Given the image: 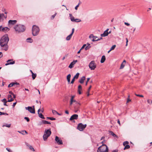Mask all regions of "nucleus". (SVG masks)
I'll return each instance as SVG.
<instances>
[{"label":"nucleus","mask_w":152,"mask_h":152,"mask_svg":"<svg viewBox=\"0 0 152 152\" xmlns=\"http://www.w3.org/2000/svg\"><path fill=\"white\" fill-rule=\"evenodd\" d=\"M9 41V38L7 35L3 36L1 39L0 45L3 48L2 49L7 50L8 49L7 43Z\"/></svg>","instance_id":"obj_1"},{"label":"nucleus","mask_w":152,"mask_h":152,"mask_svg":"<svg viewBox=\"0 0 152 152\" xmlns=\"http://www.w3.org/2000/svg\"><path fill=\"white\" fill-rule=\"evenodd\" d=\"M15 31L18 33L24 32L26 29V27L23 25H16L14 27Z\"/></svg>","instance_id":"obj_2"},{"label":"nucleus","mask_w":152,"mask_h":152,"mask_svg":"<svg viewBox=\"0 0 152 152\" xmlns=\"http://www.w3.org/2000/svg\"><path fill=\"white\" fill-rule=\"evenodd\" d=\"M108 148L107 146L105 144L102 145L99 147L97 151V152H108Z\"/></svg>","instance_id":"obj_3"},{"label":"nucleus","mask_w":152,"mask_h":152,"mask_svg":"<svg viewBox=\"0 0 152 152\" xmlns=\"http://www.w3.org/2000/svg\"><path fill=\"white\" fill-rule=\"evenodd\" d=\"M51 132L50 129H45V130L44 133L43 135V138L44 141H46L48 137L50 136Z\"/></svg>","instance_id":"obj_4"},{"label":"nucleus","mask_w":152,"mask_h":152,"mask_svg":"<svg viewBox=\"0 0 152 152\" xmlns=\"http://www.w3.org/2000/svg\"><path fill=\"white\" fill-rule=\"evenodd\" d=\"M39 27L35 25H33L32 30V34L33 36H36L38 34L39 31Z\"/></svg>","instance_id":"obj_5"},{"label":"nucleus","mask_w":152,"mask_h":152,"mask_svg":"<svg viewBox=\"0 0 152 152\" xmlns=\"http://www.w3.org/2000/svg\"><path fill=\"white\" fill-rule=\"evenodd\" d=\"M89 67L91 70H94L96 67V64L94 61H91L89 64Z\"/></svg>","instance_id":"obj_6"},{"label":"nucleus","mask_w":152,"mask_h":152,"mask_svg":"<svg viewBox=\"0 0 152 152\" xmlns=\"http://www.w3.org/2000/svg\"><path fill=\"white\" fill-rule=\"evenodd\" d=\"M86 125L85 124H83L82 123H80L78 125L77 129L80 131H82L86 127Z\"/></svg>","instance_id":"obj_7"},{"label":"nucleus","mask_w":152,"mask_h":152,"mask_svg":"<svg viewBox=\"0 0 152 152\" xmlns=\"http://www.w3.org/2000/svg\"><path fill=\"white\" fill-rule=\"evenodd\" d=\"M33 108L31 107H26V110H28L31 113L34 114L35 113V111L34 109V106H33Z\"/></svg>","instance_id":"obj_8"},{"label":"nucleus","mask_w":152,"mask_h":152,"mask_svg":"<svg viewBox=\"0 0 152 152\" xmlns=\"http://www.w3.org/2000/svg\"><path fill=\"white\" fill-rule=\"evenodd\" d=\"M89 38L93 42L97 41V37L96 36H94L93 34H91L89 36Z\"/></svg>","instance_id":"obj_9"},{"label":"nucleus","mask_w":152,"mask_h":152,"mask_svg":"<svg viewBox=\"0 0 152 152\" xmlns=\"http://www.w3.org/2000/svg\"><path fill=\"white\" fill-rule=\"evenodd\" d=\"M55 140L58 145H62L63 144V142L62 140L57 136L56 137Z\"/></svg>","instance_id":"obj_10"},{"label":"nucleus","mask_w":152,"mask_h":152,"mask_svg":"<svg viewBox=\"0 0 152 152\" xmlns=\"http://www.w3.org/2000/svg\"><path fill=\"white\" fill-rule=\"evenodd\" d=\"M7 62V63L5 64L6 66L10 64H13L15 63V61H13V59H9Z\"/></svg>","instance_id":"obj_11"},{"label":"nucleus","mask_w":152,"mask_h":152,"mask_svg":"<svg viewBox=\"0 0 152 152\" xmlns=\"http://www.w3.org/2000/svg\"><path fill=\"white\" fill-rule=\"evenodd\" d=\"M109 29L107 28L106 29V30L104 32V33L102 34H101V36L102 37H105L107 36L109 34V33L108 32V31Z\"/></svg>","instance_id":"obj_12"},{"label":"nucleus","mask_w":152,"mask_h":152,"mask_svg":"<svg viewBox=\"0 0 152 152\" xmlns=\"http://www.w3.org/2000/svg\"><path fill=\"white\" fill-rule=\"evenodd\" d=\"M77 62V60H74L70 64V65L69 66V68H70V69H72V68L73 67L74 64Z\"/></svg>","instance_id":"obj_13"},{"label":"nucleus","mask_w":152,"mask_h":152,"mask_svg":"<svg viewBox=\"0 0 152 152\" xmlns=\"http://www.w3.org/2000/svg\"><path fill=\"white\" fill-rule=\"evenodd\" d=\"M78 118V115L77 114H74L71 116L70 118V120L72 121L74 119H77Z\"/></svg>","instance_id":"obj_14"},{"label":"nucleus","mask_w":152,"mask_h":152,"mask_svg":"<svg viewBox=\"0 0 152 152\" xmlns=\"http://www.w3.org/2000/svg\"><path fill=\"white\" fill-rule=\"evenodd\" d=\"M10 30V29L9 28L7 27H5L2 28L1 29V31L4 32H7L9 31Z\"/></svg>","instance_id":"obj_15"},{"label":"nucleus","mask_w":152,"mask_h":152,"mask_svg":"<svg viewBox=\"0 0 152 152\" xmlns=\"http://www.w3.org/2000/svg\"><path fill=\"white\" fill-rule=\"evenodd\" d=\"M17 22L16 20H9L8 22L9 24L14 25Z\"/></svg>","instance_id":"obj_16"},{"label":"nucleus","mask_w":152,"mask_h":152,"mask_svg":"<svg viewBox=\"0 0 152 152\" xmlns=\"http://www.w3.org/2000/svg\"><path fill=\"white\" fill-rule=\"evenodd\" d=\"M85 78H86L85 76H83L79 80V82L80 83H84V80H85Z\"/></svg>","instance_id":"obj_17"},{"label":"nucleus","mask_w":152,"mask_h":152,"mask_svg":"<svg viewBox=\"0 0 152 152\" xmlns=\"http://www.w3.org/2000/svg\"><path fill=\"white\" fill-rule=\"evenodd\" d=\"M105 59L106 58L105 56L104 55L102 56L100 61V62L101 63H104V62L105 61Z\"/></svg>","instance_id":"obj_18"},{"label":"nucleus","mask_w":152,"mask_h":152,"mask_svg":"<svg viewBox=\"0 0 152 152\" xmlns=\"http://www.w3.org/2000/svg\"><path fill=\"white\" fill-rule=\"evenodd\" d=\"M109 132L110 133V134L112 135L114 137H115L116 138H118V136L116 135L112 131H109Z\"/></svg>","instance_id":"obj_19"},{"label":"nucleus","mask_w":152,"mask_h":152,"mask_svg":"<svg viewBox=\"0 0 152 152\" xmlns=\"http://www.w3.org/2000/svg\"><path fill=\"white\" fill-rule=\"evenodd\" d=\"M69 16L70 17L71 21L72 22H74L75 19L74 17L72 16V15L71 14H69Z\"/></svg>","instance_id":"obj_20"},{"label":"nucleus","mask_w":152,"mask_h":152,"mask_svg":"<svg viewBox=\"0 0 152 152\" xmlns=\"http://www.w3.org/2000/svg\"><path fill=\"white\" fill-rule=\"evenodd\" d=\"M71 75L70 74H69L67 76V81L69 83L70 82V78L71 77Z\"/></svg>","instance_id":"obj_21"},{"label":"nucleus","mask_w":152,"mask_h":152,"mask_svg":"<svg viewBox=\"0 0 152 152\" xmlns=\"http://www.w3.org/2000/svg\"><path fill=\"white\" fill-rule=\"evenodd\" d=\"M15 84L17 85V84H19L18 83H11L9 85L8 87H12V86H14Z\"/></svg>","instance_id":"obj_22"},{"label":"nucleus","mask_w":152,"mask_h":152,"mask_svg":"<svg viewBox=\"0 0 152 152\" xmlns=\"http://www.w3.org/2000/svg\"><path fill=\"white\" fill-rule=\"evenodd\" d=\"M72 35L71 34H70L66 38V39L67 40H70L72 36Z\"/></svg>","instance_id":"obj_23"},{"label":"nucleus","mask_w":152,"mask_h":152,"mask_svg":"<svg viewBox=\"0 0 152 152\" xmlns=\"http://www.w3.org/2000/svg\"><path fill=\"white\" fill-rule=\"evenodd\" d=\"M26 40L27 42H28L31 43L33 42V40L31 38H28Z\"/></svg>","instance_id":"obj_24"},{"label":"nucleus","mask_w":152,"mask_h":152,"mask_svg":"<svg viewBox=\"0 0 152 152\" xmlns=\"http://www.w3.org/2000/svg\"><path fill=\"white\" fill-rule=\"evenodd\" d=\"M32 76L33 79L34 80L36 77L37 74H34L33 72H32Z\"/></svg>","instance_id":"obj_25"},{"label":"nucleus","mask_w":152,"mask_h":152,"mask_svg":"<svg viewBox=\"0 0 152 152\" xmlns=\"http://www.w3.org/2000/svg\"><path fill=\"white\" fill-rule=\"evenodd\" d=\"M42 122L44 124H50V122H48L45 120H42Z\"/></svg>","instance_id":"obj_26"},{"label":"nucleus","mask_w":152,"mask_h":152,"mask_svg":"<svg viewBox=\"0 0 152 152\" xmlns=\"http://www.w3.org/2000/svg\"><path fill=\"white\" fill-rule=\"evenodd\" d=\"M52 113L53 114L55 115L56 114H57L58 115H60V114L58 113L56 110H52Z\"/></svg>","instance_id":"obj_27"},{"label":"nucleus","mask_w":152,"mask_h":152,"mask_svg":"<svg viewBox=\"0 0 152 152\" xmlns=\"http://www.w3.org/2000/svg\"><path fill=\"white\" fill-rule=\"evenodd\" d=\"M39 117L42 119H44L45 117L44 116L42 115V114L41 113H39Z\"/></svg>","instance_id":"obj_28"},{"label":"nucleus","mask_w":152,"mask_h":152,"mask_svg":"<svg viewBox=\"0 0 152 152\" xmlns=\"http://www.w3.org/2000/svg\"><path fill=\"white\" fill-rule=\"evenodd\" d=\"M79 73H77L76 75L74 76V78L75 79L76 78V79H77L79 77Z\"/></svg>","instance_id":"obj_29"},{"label":"nucleus","mask_w":152,"mask_h":152,"mask_svg":"<svg viewBox=\"0 0 152 152\" xmlns=\"http://www.w3.org/2000/svg\"><path fill=\"white\" fill-rule=\"evenodd\" d=\"M0 15H1V18H7V15L5 16L4 14H0Z\"/></svg>","instance_id":"obj_30"},{"label":"nucleus","mask_w":152,"mask_h":152,"mask_svg":"<svg viewBox=\"0 0 152 152\" xmlns=\"http://www.w3.org/2000/svg\"><path fill=\"white\" fill-rule=\"evenodd\" d=\"M130 146L129 145H126L124 148V149L125 150L126 149H128L130 148Z\"/></svg>","instance_id":"obj_31"},{"label":"nucleus","mask_w":152,"mask_h":152,"mask_svg":"<svg viewBox=\"0 0 152 152\" xmlns=\"http://www.w3.org/2000/svg\"><path fill=\"white\" fill-rule=\"evenodd\" d=\"M81 21V20L79 19H76L74 20V22H79Z\"/></svg>","instance_id":"obj_32"},{"label":"nucleus","mask_w":152,"mask_h":152,"mask_svg":"<svg viewBox=\"0 0 152 152\" xmlns=\"http://www.w3.org/2000/svg\"><path fill=\"white\" fill-rule=\"evenodd\" d=\"M116 46L115 45H113L110 48V50H113L115 49V48Z\"/></svg>","instance_id":"obj_33"},{"label":"nucleus","mask_w":152,"mask_h":152,"mask_svg":"<svg viewBox=\"0 0 152 152\" xmlns=\"http://www.w3.org/2000/svg\"><path fill=\"white\" fill-rule=\"evenodd\" d=\"M124 66H125V65L123 64V63H122L121 64V66H120V69H123L124 68Z\"/></svg>","instance_id":"obj_34"},{"label":"nucleus","mask_w":152,"mask_h":152,"mask_svg":"<svg viewBox=\"0 0 152 152\" xmlns=\"http://www.w3.org/2000/svg\"><path fill=\"white\" fill-rule=\"evenodd\" d=\"M47 118L51 120H56V118L53 117H47Z\"/></svg>","instance_id":"obj_35"},{"label":"nucleus","mask_w":152,"mask_h":152,"mask_svg":"<svg viewBox=\"0 0 152 152\" xmlns=\"http://www.w3.org/2000/svg\"><path fill=\"white\" fill-rule=\"evenodd\" d=\"M29 148L30 149L31 151H35L34 149L33 148V147L31 146H30L29 147Z\"/></svg>","instance_id":"obj_36"},{"label":"nucleus","mask_w":152,"mask_h":152,"mask_svg":"<svg viewBox=\"0 0 152 152\" xmlns=\"http://www.w3.org/2000/svg\"><path fill=\"white\" fill-rule=\"evenodd\" d=\"M129 144V142L127 141L124 142L123 143L124 146H125L126 144L128 145Z\"/></svg>","instance_id":"obj_37"},{"label":"nucleus","mask_w":152,"mask_h":152,"mask_svg":"<svg viewBox=\"0 0 152 152\" xmlns=\"http://www.w3.org/2000/svg\"><path fill=\"white\" fill-rule=\"evenodd\" d=\"M91 47V46H86V47L85 48V49L86 50H87L88 49H89Z\"/></svg>","instance_id":"obj_38"},{"label":"nucleus","mask_w":152,"mask_h":152,"mask_svg":"<svg viewBox=\"0 0 152 152\" xmlns=\"http://www.w3.org/2000/svg\"><path fill=\"white\" fill-rule=\"evenodd\" d=\"M24 118L26 120L27 122H29L30 121L29 119L27 117H25Z\"/></svg>","instance_id":"obj_39"},{"label":"nucleus","mask_w":152,"mask_h":152,"mask_svg":"<svg viewBox=\"0 0 152 152\" xmlns=\"http://www.w3.org/2000/svg\"><path fill=\"white\" fill-rule=\"evenodd\" d=\"M4 126H6L7 127H10L11 126V124H7L4 125Z\"/></svg>","instance_id":"obj_40"},{"label":"nucleus","mask_w":152,"mask_h":152,"mask_svg":"<svg viewBox=\"0 0 152 152\" xmlns=\"http://www.w3.org/2000/svg\"><path fill=\"white\" fill-rule=\"evenodd\" d=\"M56 14H57L56 13H55V14H54V15H52L51 16V19H53L54 18V17H55V16L56 15Z\"/></svg>","instance_id":"obj_41"},{"label":"nucleus","mask_w":152,"mask_h":152,"mask_svg":"<svg viewBox=\"0 0 152 152\" xmlns=\"http://www.w3.org/2000/svg\"><path fill=\"white\" fill-rule=\"evenodd\" d=\"M13 100H14V99L13 98H11L10 99H8V100L7 102H11L13 101Z\"/></svg>","instance_id":"obj_42"},{"label":"nucleus","mask_w":152,"mask_h":152,"mask_svg":"<svg viewBox=\"0 0 152 152\" xmlns=\"http://www.w3.org/2000/svg\"><path fill=\"white\" fill-rule=\"evenodd\" d=\"M90 79V78H87V81L86 82V86L88 84V81Z\"/></svg>","instance_id":"obj_43"},{"label":"nucleus","mask_w":152,"mask_h":152,"mask_svg":"<svg viewBox=\"0 0 152 152\" xmlns=\"http://www.w3.org/2000/svg\"><path fill=\"white\" fill-rule=\"evenodd\" d=\"M82 86L81 85H79L78 86V90H82Z\"/></svg>","instance_id":"obj_44"},{"label":"nucleus","mask_w":152,"mask_h":152,"mask_svg":"<svg viewBox=\"0 0 152 152\" xmlns=\"http://www.w3.org/2000/svg\"><path fill=\"white\" fill-rule=\"evenodd\" d=\"M135 95L141 97H143V96L142 95H140V94H136Z\"/></svg>","instance_id":"obj_45"},{"label":"nucleus","mask_w":152,"mask_h":152,"mask_svg":"<svg viewBox=\"0 0 152 152\" xmlns=\"http://www.w3.org/2000/svg\"><path fill=\"white\" fill-rule=\"evenodd\" d=\"M6 149L9 152H12V151L10 150V149L6 148Z\"/></svg>","instance_id":"obj_46"},{"label":"nucleus","mask_w":152,"mask_h":152,"mask_svg":"<svg viewBox=\"0 0 152 152\" xmlns=\"http://www.w3.org/2000/svg\"><path fill=\"white\" fill-rule=\"evenodd\" d=\"M75 80V79L73 78L72 80V81L71 82V83L73 84L74 83Z\"/></svg>","instance_id":"obj_47"},{"label":"nucleus","mask_w":152,"mask_h":152,"mask_svg":"<svg viewBox=\"0 0 152 152\" xmlns=\"http://www.w3.org/2000/svg\"><path fill=\"white\" fill-rule=\"evenodd\" d=\"M8 115V114L7 113H4L3 112H2L1 115Z\"/></svg>","instance_id":"obj_48"},{"label":"nucleus","mask_w":152,"mask_h":152,"mask_svg":"<svg viewBox=\"0 0 152 152\" xmlns=\"http://www.w3.org/2000/svg\"><path fill=\"white\" fill-rule=\"evenodd\" d=\"M86 46V44H84L83 46L81 48V50H82L83 48H84Z\"/></svg>","instance_id":"obj_49"},{"label":"nucleus","mask_w":152,"mask_h":152,"mask_svg":"<svg viewBox=\"0 0 152 152\" xmlns=\"http://www.w3.org/2000/svg\"><path fill=\"white\" fill-rule=\"evenodd\" d=\"M124 24L128 26H129L130 25V24L129 23L126 22H125Z\"/></svg>","instance_id":"obj_50"},{"label":"nucleus","mask_w":152,"mask_h":152,"mask_svg":"<svg viewBox=\"0 0 152 152\" xmlns=\"http://www.w3.org/2000/svg\"><path fill=\"white\" fill-rule=\"evenodd\" d=\"M74 30H75V29L74 28H73L72 29V33H71V34L72 35L73 34L74 32Z\"/></svg>","instance_id":"obj_51"},{"label":"nucleus","mask_w":152,"mask_h":152,"mask_svg":"<svg viewBox=\"0 0 152 152\" xmlns=\"http://www.w3.org/2000/svg\"><path fill=\"white\" fill-rule=\"evenodd\" d=\"M75 104L77 105H80V103H79L77 101H76V102H75Z\"/></svg>","instance_id":"obj_52"},{"label":"nucleus","mask_w":152,"mask_h":152,"mask_svg":"<svg viewBox=\"0 0 152 152\" xmlns=\"http://www.w3.org/2000/svg\"><path fill=\"white\" fill-rule=\"evenodd\" d=\"M74 97H75V96H71V100H73Z\"/></svg>","instance_id":"obj_53"},{"label":"nucleus","mask_w":152,"mask_h":152,"mask_svg":"<svg viewBox=\"0 0 152 152\" xmlns=\"http://www.w3.org/2000/svg\"><path fill=\"white\" fill-rule=\"evenodd\" d=\"M7 102V100L5 101L4 102V105L5 106H7V105L6 104V103Z\"/></svg>","instance_id":"obj_54"},{"label":"nucleus","mask_w":152,"mask_h":152,"mask_svg":"<svg viewBox=\"0 0 152 152\" xmlns=\"http://www.w3.org/2000/svg\"><path fill=\"white\" fill-rule=\"evenodd\" d=\"M3 11L4 12V13L5 14H7V12L5 11V9H4L3 10Z\"/></svg>","instance_id":"obj_55"},{"label":"nucleus","mask_w":152,"mask_h":152,"mask_svg":"<svg viewBox=\"0 0 152 152\" xmlns=\"http://www.w3.org/2000/svg\"><path fill=\"white\" fill-rule=\"evenodd\" d=\"M131 100L129 98H128L127 99V103L128 102H129L131 101Z\"/></svg>","instance_id":"obj_56"},{"label":"nucleus","mask_w":152,"mask_h":152,"mask_svg":"<svg viewBox=\"0 0 152 152\" xmlns=\"http://www.w3.org/2000/svg\"><path fill=\"white\" fill-rule=\"evenodd\" d=\"M81 90H78V92L79 94H81V92L80 91Z\"/></svg>","instance_id":"obj_57"},{"label":"nucleus","mask_w":152,"mask_h":152,"mask_svg":"<svg viewBox=\"0 0 152 152\" xmlns=\"http://www.w3.org/2000/svg\"><path fill=\"white\" fill-rule=\"evenodd\" d=\"M79 7V4H78L75 7V9L76 10H77V8L78 7Z\"/></svg>","instance_id":"obj_58"},{"label":"nucleus","mask_w":152,"mask_h":152,"mask_svg":"<svg viewBox=\"0 0 152 152\" xmlns=\"http://www.w3.org/2000/svg\"><path fill=\"white\" fill-rule=\"evenodd\" d=\"M3 56V55L1 52H0V58L2 57Z\"/></svg>","instance_id":"obj_59"},{"label":"nucleus","mask_w":152,"mask_h":152,"mask_svg":"<svg viewBox=\"0 0 152 152\" xmlns=\"http://www.w3.org/2000/svg\"><path fill=\"white\" fill-rule=\"evenodd\" d=\"M16 102H15V103H13V104L12 105V106L13 107H14L15 106V105H16Z\"/></svg>","instance_id":"obj_60"},{"label":"nucleus","mask_w":152,"mask_h":152,"mask_svg":"<svg viewBox=\"0 0 152 152\" xmlns=\"http://www.w3.org/2000/svg\"><path fill=\"white\" fill-rule=\"evenodd\" d=\"M6 101V99H5V98L2 99V100H1V101L2 102H4L5 101Z\"/></svg>","instance_id":"obj_61"},{"label":"nucleus","mask_w":152,"mask_h":152,"mask_svg":"<svg viewBox=\"0 0 152 152\" xmlns=\"http://www.w3.org/2000/svg\"><path fill=\"white\" fill-rule=\"evenodd\" d=\"M112 152H118V150H113Z\"/></svg>","instance_id":"obj_62"},{"label":"nucleus","mask_w":152,"mask_h":152,"mask_svg":"<svg viewBox=\"0 0 152 152\" xmlns=\"http://www.w3.org/2000/svg\"><path fill=\"white\" fill-rule=\"evenodd\" d=\"M22 132L23 133L25 132L26 134H27V133H28L26 131L24 130L22 131Z\"/></svg>","instance_id":"obj_63"},{"label":"nucleus","mask_w":152,"mask_h":152,"mask_svg":"<svg viewBox=\"0 0 152 152\" xmlns=\"http://www.w3.org/2000/svg\"><path fill=\"white\" fill-rule=\"evenodd\" d=\"M65 113H66V114H69V112L68 110H66L65 111Z\"/></svg>","instance_id":"obj_64"}]
</instances>
